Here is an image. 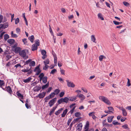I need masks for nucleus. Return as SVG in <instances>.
I'll return each instance as SVG.
<instances>
[{"instance_id": "nucleus-27", "label": "nucleus", "mask_w": 131, "mask_h": 131, "mask_svg": "<svg viewBox=\"0 0 131 131\" xmlns=\"http://www.w3.org/2000/svg\"><path fill=\"white\" fill-rule=\"evenodd\" d=\"M69 100V99L67 97H65L64 98H63V102L66 103H67L68 102Z\"/></svg>"}, {"instance_id": "nucleus-40", "label": "nucleus", "mask_w": 131, "mask_h": 131, "mask_svg": "<svg viewBox=\"0 0 131 131\" xmlns=\"http://www.w3.org/2000/svg\"><path fill=\"white\" fill-rule=\"evenodd\" d=\"M75 116L76 117H79L81 116V113L79 112H77L75 114Z\"/></svg>"}, {"instance_id": "nucleus-42", "label": "nucleus", "mask_w": 131, "mask_h": 131, "mask_svg": "<svg viewBox=\"0 0 131 131\" xmlns=\"http://www.w3.org/2000/svg\"><path fill=\"white\" fill-rule=\"evenodd\" d=\"M63 102V98H61L60 99H59L58 101V104H60L61 103H62Z\"/></svg>"}, {"instance_id": "nucleus-47", "label": "nucleus", "mask_w": 131, "mask_h": 131, "mask_svg": "<svg viewBox=\"0 0 131 131\" xmlns=\"http://www.w3.org/2000/svg\"><path fill=\"white\" fill-rule=\"evenodd\" d=\"M57 72V70L56 69H54L52 70L50 72V74H54L56 72Z\"/></svg>"}, {"instance_id": "nucleus-61", "label": "nucleus", "mask_w": 131, "mask_h": 131, "mask_svg": "<svg viewBox=\"0 0 131 131\" xmlns=\"http://www.w3.org/2000/svg\"><path fill=\"white\" fill-rule=\"evenodd\" d=\"M103 126L106 127H108L109 124L107 123H103Z\"/></svg>"}, {"instance_id": "nucleus-5", "label": "nucleus", "mask_w": 131, "mask_h": 131, "mask_svg": "<svg viewBox=\"0 0 131 131\" xmlns=\"http://www.w3.org/2000/svg\"><path fill=\"white\" fill-rule=\"evenodd\" d=\"M8 92L11 95H12V93L13 91L10 87L8 86L6 87V91Z\"/></svg>"}, {"instance_id": "nucleus-17", "label": "nucleus", "mask_w": 131, "mask_h": 131, "mask_svg": "<svg viewBox=\"0 0 131 131\" xmlns=\"http://www.w3.org/2000/svg\"><path fill=\"white\" fill-rule=\"evenodd\" d=\"M91 38L92 41L96 43V42L95 41L96 39L94 35H92L91 36Z\"/></svg>"}, {"instance_id": "nucleus-21", "label": "nucleus", "mask_w": 131, "mask_h": 131, "mask_svg": "<svg viewBox=\"0 0 131 131\" xmlns=\"http://www.w3.org/2000/svg\"><path fill=\"white\" fill-rule=\"evenodd\" d=\"M31 78L30 77H29L28 78L26 79H24L23 80V81L25 83H28L31 80Z\"/></svg>"}, {"instance_id": "nucleus-13", "label": "nucleus", "mask_w": 131, "mask_h": 131, "mask_svg": "<svg viewBox=\"0 0 131 131\" xmlns=\"http://www.w3.org/2000/svg\"><path fill=\"white\" fill-rule=\"evenodd\" d=\"M41 87L37 85L36 87L34 88L33 89L34 91L37 92L40 90L41 89Z\"/></svg>"}, {"instance_id": "nucleus-59", "label": "nucleus", "mask_w": 131, "mask_h": 131, "mask_svg": "<svg viewBox=\"0 0 131 131\" xmlns=\"http://www.w3.org/2000/svg\"><path fill=\"white\" fill-rule=\"evenodd\" d=\"M52 54L54 58H55V57H57L55 53L53 51V50H52Z\"/></svg>"}, {"instance_id": "nucleus-35", "label": "nucleus", "mask_w": 131, "mask_h": 131, "mask_svg": "<svg viewBox=\"0 0 131 131\" xmlns=\"http://www.w3.org/2000/svg\"><path fill=\"white\" fill-rule=\"evenodd\" d=\"M115 25H119L121 24L122 23L121 22H118L114 20L113 21Z\"/></svg>"}, {"instance_id": "nucleus-28", "label": "nucleus", "mask_w": 131, "mask_h": 131, "mask_svg": "<svg viewBox=\"0 0 131 131\" xmlns=\"http://www.w3.org/2000/svg\"><path fill=\"white\" fill-rule=\"evenodd\" d=\"M97 16L99 18L101 19L102 20H104V19L101 13L98 14Z\"/></svg>"}, {"instance_id": "nucleus-1", "label": "nucleus", "mask_w": 131, "mask_h": 131, "mask_svg": "<svg viewBox=\"0 0 131 131\" xmlns=\"http://www.w3.org/2000/svg\"><path fill=\"white\" fill-rule=\"evenodd\" d=\"M99 99L108 105H110L111 104L110 102L108 99L104 96H100L99 97Z\"/></svg>"}, {"instance_id": "nucleus-4", "label": "nucleus", "mask_w": 131, "mask_h": 131, "mask_svg": "<svg viewBox=\"0 0 131 131\" xmlns=\"http://www.w3.org/2000/svg\"><path fill=\"white\" fill-rule=\"evenodd\" d=\"M68 86L70 87L74 88L75 87V85L73 83L71 82H69L68 80H67Z\"/></svg>"}, {"instance_id": "nucleus-26", "label": "nucleus", "mask_w": 131, "mask_h": 131, "mask_svg": "<svg viewBox=\"0 0 131 131\" xmlns=\"http://www.w3.org/2000/svg\"><path fill=\"white\" fill-rule=\"evenodd\" d=\"M48 78L46 76H45L42 79V82L44 83H46L47 82Z\"/></svg>"}, {"instance_id": "nucleus-19", "label": "nucleus", "mask_w": 131, "mask_h": 131, "mask_svg": "<svg viewBox=\"0 0 131 131\" xmlns=\"http://www.w3.org/2000/svg\"><path fill=\"white\" fill-rule=\"evenodd\" d=\"M28 39L32 43L33 42L34 40V35H31L30 37H28Z\"/></svg>"}, {"instance_id": "nucleus-9", "label": "nucleus", "mask_w": 131, "mask_h": 131, "mask_svg": "<svg viewBox=\"0 0 131 131\" xmlns=\"http://www.w3.org/2000/svg\"><path fill=\"white\" fill-rule=\"evenodd\" d=\"M46 93L45 92H43L42 93H39L37 97H38L40 99L43 98L45 95Z\"/></svg>"}, {"instance_id": "nucleus-7", "label": "nucleus", "mask_w": 131, "mask_h": 131, "mask_svg": "<svg viewBox=\"0 0 131 131\" xmlns=\"http://www.w3.org/2000/svg\"><path fill=\"white\" fill-rule=\"evenodd\" d=\"M76 97L79 98L82 100H84L85 98V96L82 94H78L76 95Z\"/></svg>"}, {"instance_id": "nucleus-50", "label": "nucleus", "mask_w": 131, "mask_h": 131, "mask_svg": "<svg viewBox=\"0 0 131 131\" xmlns=\"http://www.w3.org/2000/svg\"><path fill=\"white\" fill-rule=\"evenodd\" d=\"M57 108V106H54L53 107L50 111L52 113Z\"/></svg>"}, {"instance_id": "nucleus-11", "label": "nucleus", "mask_w": 131, "mask_h": 131, "mask_svg": "<svg viewBox=\"0 0 131 131\" xmlns=\"http://www.w3.org/2000/svg\"><path fill=\"white\" fill-rule=\"evenodd\" d=\"M15 52L16 53H19L21 51V49L20 47H17L14 49Z\"/></svg>"}, {"instance_id": "nucleus-6", "label": "nucleus", "mask_w": 131, "mask_h": 131, "mask_svg": "<svg viewBox=\"0 0 131 131\" xmlns=\"http://www.w3.org/2000/svg\"><path fill=\"white\" fill-rule=\"evenodd\" d=\"M119 109L122 111V113L124 116H126L127 115V113L125 109L123 107H122L119 108Z\"/></svg>"}, {"instance_id": "nucleus-51", "label": "nucleus", "mask_w": 131, "mask_h": 131, "mask_svg": "<svg viewBox=\"0 0 131 131\" xmlns=\"http://www.w3.org/2000/svg\"><path fill=\"white\" fill-rule=\"evenodd\" d=\"M122 127L124 128V129H126L128 128V125L127 124H125L122 126Z\"/></svg>"}, {"instance_id": "nucleus-16", "label": "nucleus", "mask_w": 131, "mask_h": 131, "mask_svg": "<svg viewBox=\"0 0 131 131\" xmlns=\"http://www.w3.org/2000/svg\"><path fill=\"white\" fill-rule=\"evenodd\" d=\"M63 109L62 108H61L59 109L58 111H56L55 114V115L57 116L59 115L61 113V112L63 110Z\"/></svg>"}, {"instance_id": "nucleus-23", "label": "nucleus", "mask_w": 131, "mask_h": 131, "mask_svg": "<svg viewBox=\"0 0 131 131\" xmlns=\"http://www.w3.org/2000/svg\"><path fill=\"white\" fill-rule=\"evenodd\" d=\"M82 120V118L81 117L77 118L75 119H74L73 121H75L73 122V123H74L75 122H80Z\"/></svg>"}, {"instance_id": "nucleus-44", "label": "nucleus", "mask_w": 131, "mask_h": 131, "mask_svg": "<svg viewBox=\"0 0 131 131\" xmlns=\"http://www.w3.org/2000/svg\"><path fill=\"white\" fill-rule=\"evenodd\" d=\"M44 74L43 73H41L39 75L38 77L39 78H41L43 79L44 77Z\"/></svg>"}, {"instance_id": "nucleus-10", "label": "nucleus", "mask_w": 131, "mask_h": 131, "mask_svg": "<svg viewBox=\"0 0 131 131\" xmlns=\"http://www.w3.org/2000/svg\"><path fill=\"white\" fill-rule=\"evenodd\" d=\"M7 42L10 45V46L13 45L15 43V40L13 39H10L7 40Z\"/></svg>"}, {"instance_id": "nucleus-24", "label": "nucleus", "mask_w": 131, "mask_h": 131, "mask_svg": "<svg viewBox=\"0 0 131 131\" xmlns=\"http://www.w3.org/2000/svg\"><path fill=\"white\" fill-rule=\"evenodd\" d=\"M0 25H3V29H5L8 27V25L7 23H4L3 24H1Z\"/></svg>"}, {"instance_id": "nucleus-53", "label": "nucleus", "mask_w": 131, "mask_h": 131, "mask_svg": "<svg viewBox=\"0 0 131 131\" xmlns=\"http://www.w3.org/2000/svg\"><path fill=\"white\" fill-rule=\"evenodd\" d=\"M108 108L109 111H114V109L112 107H108Z\"/></svg>"}, {"instance_id": "nucleus-45", "label": "nucleus", "mask_w": 131, "mask_h": 131, "mask_svg": "<svg viewBox=\"0 0 131 131\" xmlns=\"http://www.w3.org/2000/svg\"><path fill=\"white\" fill-rule=\"evenodd\" d=\"M55 94L54 92L51 93L49 95V97H51V99L55 95Z\"/></svg>"}, {"instance_id": "nucleus-48", "label": "nucleus", "mask_w": 131, "mask_h": 131, "mask_svg": "<svg viewBox=\"0 0 131 131\" xmlns=\"http://www.w3.org/2000/svg\"><path fill=\"white\" fill-rule=\"evenodd\" d=\"M11 57V56H10L9 55H8L6 56V57L5 58L6 59V61H7Z\"/></svg>"}, {"instance_id": "nucleus-55", "label": "nucleus", "mask_w": 131, "mask_h": 131, "mask_svg": "<svg viewBox=\"0 0 131 131\" xmlns=\"http://www.w3.org/2000/svg\"><path fill=\"white\" fill-rule=\"evenodd\" d=\"M64 92H61L59 94V96L60 97H62L64 95Z\"/></svg>"}, {"instance_id": "nucleus-52", "label": "nucleus", "mask_w": 131, "mask_h": 131, "mask_svg": "<svg viewBox=\"0 0 131 131\" xmlns=\"http://www.w3.org/2000/svg\"><path fill=\"white\" fill-rule=\"evenodd\" d=\"M19 22V19L18 18L16 19L15 20V23L17 24Z\"/></svg>"}, {"instance_id": "nucleus-2", "label": "nucleus", "mask_w": 131, "mask_h": 131, "mask_svg": "<svg viewBox=\"0 0 131 131\" xmlns=\"http://www.w3.org/2000/svg\"><path fill=\"white\" fill-rule=\"evenodd\" d=\"M57 98L56 97L50 100L48 103L49 106L50 107L52 106L56 101Z\"/></svg>"}, {"instance_id": "nucleus-54", "label": "nucleus", "mask_w": 131, "mask_h": 131, "mask_svg": "<svg viewBox=\"0 0 131 131\" xmlns=\"http://www.w3.org/2000/svg\"><path fill=\"white\" fill-rule=\"evenodd\" d=\"M31 69V68H30V69H23L21 70V71L23 72H28L30 70V69Z\"/></svg>"}, {"instance_id": "nucleus-30", "label": "nucleus", "mask_w": 131, "mask_h": 131, "mask_svg": "<svg viewBox=\"0 0 131 131\" xmlns=\"http://www.w3.org/2000/svg\"><path fill=\"white\" fill-rule=\"evenodd\" d=\"M10 46L13 48L14 49H15V48H16V47H17V43L15 42L13 45H10Z\"/></svg>"}, {"instance_id": "nucleus-60", "label": "nucleus", "mask_w": 131, "mask_h": 131, "mask_svg": "<svg viewBox=\"0 0 131 131\" xmlns=\"http://www.w3.org/2000/svg\"><path fill=\"white\" fill-rule=\"evenodd\" d=\"M127 79L128 81L127 82V86H129L131 84L130 82V81L129 80L128 78Z\"/></svg>"}, {"instance_id": "nucleus-31", "label": "nucleus", "mask_w": 131, "mask_h": 131, "mask_svg": "<svg viewBox=\"0 0 131 131\" xmlns=\"http://www.w3.org/2000/svg\"><path fill=\"white\" fill-rule=\"evenodd\" d=\"M77 97L76 96H73L70 97V100L71 101H73L77 99Z\"/></svg>"}, {"instance_id": "nucleus-36", "label": "nucleus", "mask_w": 131, "mask_h": 131, "mask_svg": "<svg viewBox=\"0 0 131 131\" xmlns=\"http://www.w3.org/2000/svg\"><path fill=\"white\" fill-rule=\"evenodd\" d=\"M5 84V82L3 80H0V87H2Z\"/></svg>"}, {"instance_id": "nucleus-34", "label": "nucleus", "mask_w": 131, "mask_h": 131, "mask_svg": "<svg viewBox=\"0 0 131 131\" xmlns=\"http://www.w3.org/2000/svg\"><path fill=\"white\" fill-rule=\"evenodd\" d=\"M75 107V106H74L73 108L69 112V113H70L71 114H72L74 112Z\"/></svg>"}, {"instance_id": "nucleus-38", "label": "nucleus", "mask_w": 131, "mask_h": 131, "mask_svg": "<svg viewBox=\"0 0 131 131\" xmlns=\"http://www.w3.org/2000/svg\"><path fill=\"white\" fill-rule=\"evenodd\" d=\"M104 58L105 59L106 58V57L103 55H101L99 57V60L101 61H102Z\"/></svg>"}, {"instance_id": "nucleus-49", "label": "nucleus", "mask_w": 131, "mask_h": 131, "mask_svg": "<svg viewBox=\"0 0 131 131\" xmlns=\"http://www.w3.org/2000/svg\"><path fill=\"white\" fill-rule=\"evenodd\" d=\"M45 66L43 68V69L45 70H46L47 69H48V68L49 67V66L48 65H47V64H45Z\"/></svg>"}, {"instance_id": "nucleus-37", "label": "nucleus", "mask_w": 131, "mask_h": 131, "mask_svg": "<svg viewBox=\"0 0 131 131\" xmlns=\"http://www.w3.org/2000/svg\"><path fill=\"white\" fill-rule=\"evenodd\" d=\"M36 72H37L36 75H38L41 72V70L40 69H37V70H36Z\"/></svg>"}, {"instance_id": "nucleus-12", "label": "nucleus", "mask_w": 131, "mask_h": 131, "mask_svg": "<svg viewBox=\"0 0 131 131\" xmlns=\"http://www.w3.org/2000/svg\"><path fill=\"white\" fill-rule=\"evenodd\" d=\"M37 45H36L35 44H34L31 46V50L32 51H34L37 50L38 49V46Z\"/></svg>"}, {"instance_id": "nucleus-15", "label": "nucleus", "mask_w": 131, "mask_h": 131, "mask_svg": "<svg viewBox=\"0 0 131 131\" xmlns=\"http://www.w3.org/2000/svg\"><path fill=\"white\" fill-rule=\"evenodd\" d=\"M68 109H66L63 111L62 114H61V117H64L68 112Z\"/></svg>"}, {"instance_id": "nucleus-56", "label": "nucleus", "mask_w": 131, "mask_h": 131, "mask_svg": "<svg viewBox=\"0 0 131 131\" xmlns=\"http://www.w3.org/2000/svg\"><path fill=\"white\" fill-rule=\"evenodd\" d=\"M16 31L17 33L19 34L20 32V29L18 28H17L16 29Z\"/></svg>"}, {"instance_id": "nucleus-64", "label": "nucleus", "mask_w": 131, "mask_h": 131, "mask_svg": "<svg viewBox=\"0 0 131 131\" xmlns=\"http://www.w3.org/2000/svg\"><path fill=\"white\" fill-rule=\"evenodd\" d=\"M22 41L24 42V44H26L27 42V39L26 38H24L22 39Z\"/></svg>"}, {"instance_id": "nucleus-29", "label": "nucleus", "mask_w": 131, "mask_h": 131, "mask_svg": "<svg viewBox=\"0 0 131 131\" xmlns=\"http://www.w3.org/2000/svg\"><path fill=\"white\" fill-rule=\"evenodd\" d=\"M11 34L12 37L13 38H17L18 37L17 35L16 34L13 33V31L11 32Z\"/></svg>"}, {"instance_id": "nucleus-8", "label": "nucleus", "mask_w": 131, "mask_h": 131, "mask_svg": "<svg viewBox=\"0 0 131 131\" xmlns=\"http://www.w3.org/2000/svg\"><path fill=\"white\" fill-rule=\"evenodd\" d=\"M46 51L44 50H43L41 51L42 54L43 55L42 57L43 59H44L47 57V56L46 55Z\"/></svg>"}, {"instance_id": "nucleus-57", "label": "nucleus", "mask_w": 131, "mask_h": 131, "mask_svg": "<svg viewBox=\"0 0 131 131\" xmlns=\"http://www.w3.org/2000/svg\"><path fill=\"white\" fill-rule=\"evenodd\" d=\"M40 66V64H39L37 67H36L34 70V71L36 72V70H37V69H40L39 68Z\"/></svg>"}, {"instance_id": "nucleus-22", "label": "nucleus", "mask_w": 131, "mask_h": 131, "mask_svg": "<svg viewBox=\"0 0 131 131\" xmlns=\"http://www.w3.org/2000/svg\"><path fill=\"white\" fill-rule=\"evenodd\" d=\"M35 65V62L34 61H31L29 64V66L30 67H34Z\"/></svg>"}, {"instance_id": "nucleus-58", "label": "nucleus", "mask_w": 131, "mask_h": 131, "mask_svg": "<svg viewBox=\"0 0 131 131\" xmlns=\"http://www.w3.org/2000/svg\"><path fill=\"white\" fill-rule=\"evenodd\" d=\"M72 118H69L68 121V122H67V124L68 125H69L70 124V123L72 121Z\"/></svg>"}, {"instance_id": "nucleus-39", "label": "nucleus", "mask_w": 131, "mask_h": 131, "mask_svg": "<svg viewBox=\"0 0 131 131\" xmlns=\"http://www.w3.org/2000/svg\"><path fill=\"white\" fill-rule=\"evenodd\" d=\"M35 44L37 46H39L40 45V41L39 39H37L35 41Z\"/></svg>"}, {"instance_id": "nucleus-20", "label": "nucleus", "mask_w": 131, "mask_h": 131, "mask_svg": "<svg viewBox=\"0 0 131 131\" xmlns=\"http://www.w3.org/2000/svg\"><path fill=\"white\" fill-rule=\"evenodd\" d=\"M49 85V82H48L47 83H46L45 85H43L42 87V90L44 89L47 88Z\"/></svg>"}, {"instance_id": "nucleus-25", "label": "nucleus", "mask_w": 131, "mask_h": 131, "mask_svg": "<svg viewBox=\"0 0 131 131\" xmlns=\"http://www.w3.org/2000/svg\"><path fill=\"white\" fill-rule=\"evenodd\" d=\"M89 121H87L86 122V124L84 127V129L86 130L88 129V128L89 127Z\"/></svg>"}, {"instance_id": "nucleus-62", "label": "nucleus", "mask_w": 131, "mask_h": 131, "mask_svg": "<svg viewBox=\"0 0 131 131\" xmlns=\"http://www.w3.org/2000/svg\"><path fill=\"white\" fill-rule=\"evenodd\" d=\"M60 68V72L61 74L63 75H64L65 71L61 69Z\"/></svg>"}, {"instance_id": "nucleus-43", "label": "nucleus", "mask_w": 131, "mask_h": 131, "mask_svg": "<svg viewBox=\"0 0 131 131\" xmlns=\"http://www.w3.org/2000/svg\"><path fill=\"white\" fill-rule=\"evenodd\" d=\"M54 66H56L57 62V57L54 58Z\"/></svg>"}, {"instance_id": "nucleus-32", "label": "nucleus", "mask_w": 131, "mask_h": 131, "mask_svg": "<svg viewBox=\"0 0 131 131\" xmlns=\"http://www.w3.org/2000/svg\"><path fill=\"white\" fill-rule=\"evenodd\" d=\"M60 91L59 89H55L54 90V92H53L54 93V94L55 95H57L59 93V92H60Z\"/></svg>"}, {"instance_id": "nucleus-18", "label": "nucleus", "mask_w": 131, "mask_h": 131, "mask_svg": "<svg viewBox=\"0 0 131 131\" xmlns=\"http://www.w3.org/2000/svg\"><path fill=\"white\" fill-rule=\"evenodd\" d=\"M114 117L113 116H111L108 117L107 118V120L108 122L111 123L112 121V119Z\"/></svg>"}, {"instance_id": "nucleus-46", "label": "nucleus", "mask_w": 131, "mask_h": 131, "mask_svg": "<svg viewBox=\"0 0 131 131\" xmlns=\"http://www.w3.org/2000/svg\"><path fill=\"white\" fill-rule=\"evenodd\" d=\"M43 62L44 63V64H49V61L48 59H47L45 61H43Z\"/></svg>"}, {"instance_id": "nucleus-14", "label": "nucleus", "mask_w": 131, "mask_h": 131, "mask_svg": "<svg viewBox=\"0 0 131 131\" xmlns=\"http://www.w3.org/2000/svg\"><path fill=\"white\" fill-rule=\"evenodd\" d=\"M16 94L19 98L21 99H23V95L19 92L18 91L17 92Z\"/></svg>"}, {"instance_id": "nucleus-33", "label": "nucleus", "mask_w": 131, "mask_h": 131, "mask_svg": "<svg viewBox=\"0 0 131 131\" xmlns=\"http://www.w3.org/2000/svg\"><path fill=\"white\" fill-rule=\"evenodd\" d=\"M9 38V36L7 34H5L4 36V38L5 41H6Z\"/></svg>"}, {"instance_id": "nucleus-63", "label": "nucleus", "mask_w": 131, "mask_h": 131, "mask_svg": "<svg viewBox=\"0 0 131 131\" xmlns=\"http://www.w3.org/2000/svg\"><path fill=\"white\" fill-rule=\"evenodd\" d=\"M15 67L16 68H17L19 67H22L21 65L20 64H18L15 65Z\"/></svg>"}, {"instance_id": "nucleus-3", "label": "nucleus", "mask_w": 131, "mask_h": 131, "mask_svg": "<svg viewBox=\"0 0 131 131\" xmlns=\"http://www.w3.org/2000/svg\"><path fill=\"white\" fill-rule=\"evenodd\" d=\"M27 50H23L21 51H20L19 54L22 57L25 58V57L26 54V51Z\"/></svg>"}, {"instance_id": "nucleus-41", "label": "nucleus", "mask_w": 131, "mask_h": 131, "mask_svg": "<svg viewBox=\"0 0 131 131\" xmlns=\"http://www.w3.org/2000/svg\"><path fill=\"white\" fill-rule=\"evenodd\" d=\"M123 3L125 6L126 7H128L130 5L129 3L126 2H123Z\"/></svg>"}]
</instances>
